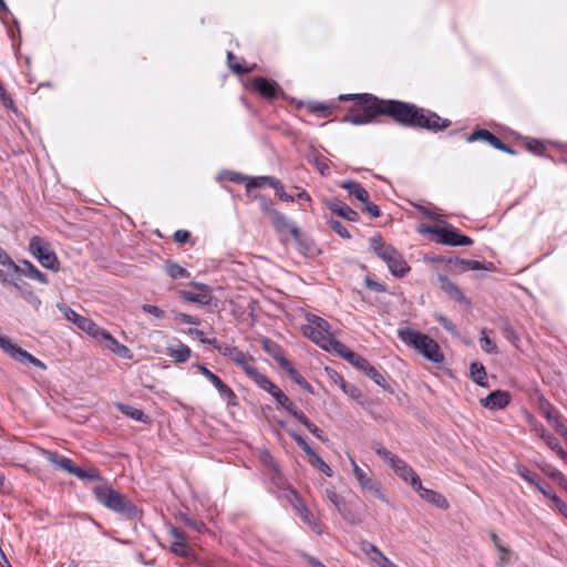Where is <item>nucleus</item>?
I'll list each match as a JSON object with an SVG mask.
<instances>
[{"label":"nucleus","mask_w":567,"mask_h":567,"mask_svg":"<svg viewBox=\"0 0 567 567\" xmlns=\"http://www.w3.org/2000/svg\"><path fill=\"white\" fill-rule=\"evenodd\" d=\"M190 286L196 288L198 291H186L183 290L179 292L181 298L188 302L199 303V305H210L213 300L210 288L200 282H192Z\"/></svg>","instance_id":"nucleus-11"},{"label":"nucleus","mask_w":567,"mask_h":567,"mask_svg":"<svg viewBox=\"0 0 567 567\" xmlns=\"http://www.w3.org/2000/svg\"><path fill=\"white\" fill-rule=\"evenodd\" d=\"M398 336L404 344L414 349L429 361L434 363H442L444 361V354L439 343L430 336L408 327L400 328Z\"/></svg>","instance_id":"nucleus-2"},{"label":"nucleus","mask_w":567,"mask_h":567,"mask_svg":"<svg viewBox=\"0 0 567 567\" xmlns=\"http://www.w3.org/2000/svg\"><path fill=\"white\" fill-rule=\"evenodd\" d=\"M517 473L522 478H524L526 482H528L532 485L536 486L539 483L537 474L530 472L528 468H526L524 466H519L517 470Z\"/></svg>","instance_id":"nucleus-47"},{"label":"nucleus","mask_w":567,"mask_h":567,"mask_svg":"<svg viewBox=\"0 0 567 567\" xmlns=\"http://www.w3.org/2000/svg\"><path fill=\"white\" fill-rule=\"evenodd\" d=\"M302 330L306 337L327 351L334 352L337 349L336 343H340V341L336 340L332 334H327L321 332V330L313 329L309 326H305Z\"/></svg>","instance_id":"nucleus-12"},{"label":"nucleus","mask_w":567,"mask_h":567,"mask_svg":"<svg viewBox=\"0 0 567 567\" xmlns=\"http://www.w3.org/2000/svg\"><path fill=\"white\" fill-rule=\"evenodd\" d=\"M369 247L386 264L389 270L394 276L403 277L410 271V267L402 255L393 246L388 245L380 235L370 238Z\"/></svg>","instance_id":"nucleus-4"},{"label":"nucleus","mask_w":567,"mask_h":567,"mask_svg":"<svg viewBox=\"0 0 567 567\" xmlns=\"http://www.w3.org/2000/svg\"><path fill=\"white\" fill-rule=\"evenodd\" d=\"M375 453L380 457H382L385 462H388L391 467L395 463V461H398V458H399L396 455H394L392 452H390L389 450H386L385 447H383L381 445H378L375 447Z\"/></svg>","instance_id":"nucleus-46"},{"label":"nucleus","mask_w":567,"mask_h":567,"mask_svg":"<svg viewBox=\"0 0 567 567\" xmlns=\"http://www.w3.org/2000/svg\"><path fill=\"white\" fill-rule=\"evenodd\" d=\"M171 549L174 554L187 557L189 555V547L186 545V540H175L171 544Z\"/></svg>","instance_id":"nucleus-44"},{"label":"nucleus","mask_w":567,"mask_h":567,"mask_svg":"<svg viewBox=\"0 0 567 567\" xmlns=\"http://www.w3.org/2000/svg\"><path fill=\"white\" fill-rule=\"evenodd\" d=\"M175 318L179 319L183 323L195 326H198L200 323V320L198 318L183 312H175Z\"/></svg>","instance_id":"nucleus-58"},{"label":"nucleus","mask_w":567,"mask_h":567,"mask_svg":"<svg viewBox=\"0 0 567 567\" xmlns=\"http://www.w3.org/2000/svg\"><path fill=\"white\" fill-rule=\"evenodd\" d=\"M266 183L269 186H271L275 190L279 189L282 186L281 182L275 177L261 176V177L252 178L251 181H249V183L247 184V188L249 189L251 187H260L261 185H264Z\"/></svg>","instance_id":"nucleus-30"},{"label":"nucleus","mask_w":567,"mask_h":567,"mask_svg":"<svg viewBox=\"0 0 567 567\" xmlns=\"http://www.w3.org/2000/svg\"><path fill=\"white\" fill-rule=\"evenodd\" d=\"M282 408L286 409L299 422L306 417L305 413L300 411L290 400Z\"/></svg>","instance_id":"nucleus-50"},{"label":"nucleus","mask_w":567,"mask_h":567,"mask_svg":"<svg viewBox=\"0 0 567 567\" xmlns=\"http://www.w3.org/2000/svg\"><path fill=\"white\" fill-rule=\"evenodd\" d=\"M526 147L530 152L538 154V155L543 154V152L545 151V145L540 141H537V140L527 141Z\"/></svg>","instance_id":"nucleus-55"},{"label":"nucleus","mask_w":567,"mask_h":567,"mask_svg":"<svg viewBox=\"0 0 567 567\" xmlns=\"http://www.w3.org/2000/svg\"><path fill=\"white\" fill-rule=\"evenodd\" d=\"M289 435L293 439L297 445L308 455L309 460L316 454L315 451L310 447V445L301 435L295 432H289Z\"/></svg>","instance_id":"nucleus-41"},{"label":"nucleus","mask_w":567,"mask_h":567,"mask_svg":"<svg viewBox=\"0 0 567 567\" xmlns=\"http://www.w3.org/2000/svg\"><path fill=\"white\" fill-rule=\"evenodd\" d=\"M269 220L271 221V224L274 225L275 229L278 233L289 231L296 239L299 238V236H300L299 229L297 227H295L288 220V218L280 212H278V210L274 212L272 216L269 218Z\"/></svg>","instance_id":"nucleus-19"},{"label":"nucleus","mask_w":567,"mask_h":567,"mask_svg":"<svg viewBox=\"0 0 567 567\" xmlns=\"http://www.w3.org/2000/svg\"><path fill=\"white\" fill-rule=\"evenodd\" d=\"M188 333L196 337L202 343H207L210 346L216 344V339L205 338L204 332L199 329H189Z\"/></svg>","instance_id":"nucleus-57"},{"label":"nucleus","mask_w":567,"mask_h":567,"mask_svg":"<svg viewBox=\"0 0 567 567\" xmlns=\"http://www.w3.org/2000/svg\"><path fill=\"white\" fill-rule=\"evenodd\" d=\"M328 208L337 214L338 216L349 220V221H358L359 214L353 210L350 206L339 199H330L327 203Z\"/></svg>","instance_id":"nucleus-17"},{"label":"nucleus","mask_w":567,"mask_h":567,"mask_svg":"<svg viewBox=\"0 0 567 567\" xmlns=\"http://www.w3.org/2000/svg\"><path fill=\"white\" fill-rule=\"evenodd\" d=\"M480 343L483 351L487 353H497V347L495 342L486 334V329H482L481 331Z\"/></svg>","instance_id":"nucleus-36"},{"label":"nucleus","mask_w":567,"mask_h":567,"mask_svg":"<svg viewBox=\"0 0 567 567\" xmlns=\"http://www.w3.org/2000/svg\"><path fill=\"white\" fill-rule=\"evenodd\" d=\"M275 360L279 363L280 368L284 369L288 375L301 388L305 390L312 392L311 385L306 381V379L291 365L289 360H287L284 355L276 357Z\"/></svg>","instance_id":"nucleus-20"},{"label":"nucleus","mask_w":567,"mask_h":567,"mask_svg":"<svg viewBox=\"0 0 567 567\" xmlns=\"http://www.w3.org/2000/svg\"><path fill=\"white\" fill-rule=\"evenodd\" d=\"M549 498L554 502L556 508L559 511L560 514L567 515V503H565L556 494L553 493L549 496Z\"/></svg>","instance_id":"nucleus-61"},{"label":"nucleus","mask_w":567,"mask_h":567,"mask_svg":"<svg viewBox=\"0 0 567 567\" xmlns=\"http://www.w3.org/2000/svg\"><path fill=\"white\" fill-rule=\"evenodd\" d=\"M117 409L123 413L125 414L126 416L135 420V421H138V422H142V423H147L148 422V416L140 409L137 408H134L132 405H127V404H122V403H118L117 404Z\"/></svg>","instance_id":"nucleus-27"},{"label":"nucleus","mask_w":567,"mask_h":567,"mask_svg":"<svg viewBox=\"0 0 567 567\" xmlns=\"http://www.w3.org/2000/svg\"><path fill=\"white\" fill-rule=\"evenodd\" d=\"M439 280L441 282V289L445 293H447L452 299H454L458 302L465 301V297H464L463 292L460 290V288L454 282H452L444 276H440Z\"/></svg>","instance_id":"nucleus-25"},{"label":"nucleus","mask_w":567,"mask_h":567,"mask_svg":"<svg viewBox=\"0 0 567 567\" xmlns=\"http://www.w3.org/2000/svg\"><path fill=\"white\" fill-rule=\"evenodd\" d=\"M11 284L16 289L20 291L21 296L28 303H30L33 308L39 309V307L41 306V300L33 292L31 286L28 282L23 281L20 278H17L12 280Z\"/></svg>","instance_id":"nucleus-21"},{"label":"nucleus","mask_w":567,"mask_h":567,"mask_svg":"<svg viewBox=\"0 0 567 567\" xmlns=\"http://www.w3.org/2000/svg\"><path fill=\"white\" fill-rule=\"evenodd\" d=\"M344 188L361 203H367L369 199L368 190L359 183L350 182L344 185Z\"/></svg>","instance_id":"nucleus-29"},{"label":"nucleus","mask_w":567,"mask_h":567,"mask_svg":"<svg viewBox=\"0 0 567 567\" xmlns=\"http://www.w3.org/2000/svg\"><path fill=\"white\" fill-rule=\"evenodd\" d=\"M501 332L505 339L515 344L517 337L508 320H502Z\"/></svg>","instance_id":"nucleus-43"},{"label":"nucleus","mask_w":567,"mask_h":567,"mask_svg":"<svg viewBox=\"0 0 567 567\" xmlns=\"http://www.w3.org/2000/svg\"><path fill=\"white\" fill-rule=\"evenodd\" d=\"M199 372L206 377L214 385L218 384L221 380L218 375L208 370L205 365L196 364Z\"/></svg>","instance_id":"nucleus-52"},{"label":"nucleus","mask_w":567,"mask_h":567,"mask_svg":"<svg viewBox=\"0 0 567 567\" xmlns=\"http://www.w3.org/2000/svg\"><path fill=\"white\" fill-rule=\"evenodd\" d=\"M471 378L472 380L481 385L486 386V371L482 363L473 362L470 367Z\"/></svg>","instance_id":"nucleus-28"},{"label":"nucleus","mask_w":567,"mask_h":567,"mask_svg":"<svg viewBox=\"0 0 567 567\" xmlns=\"http://www.w3.org/2000/svg\"><path fill=\"white\" fill-rule=\"evenodd\" d=\"M213 347L215 349H217L220 354H223L225 357H229L230 359L238 349L236 347H231L228 344H220L217 341H216V344H214Z\"/></svg>","instance_id":"nucleus-54"},{"label":"nucleus","mask_w":567,"mask_h":567,"mask_svg":"<svg viewBox=\"0 0 567 567\" xmlns=\"http://www.w3.org/2000/svg\"><path fill=\"white\" fill-rule=\"evenodd\" d=\"M310 464L318 468L319 471H321L322 473H324L327 476L331 477L332 476V470L331 467L318 455V454H315L310 460H309Z\"/></svg>","instance_id":"nucleus-40"},{"label":"nucleus","mask_w":567,"mask_h":567,"mask_svg":"<svg viewBox=\"0 0 567 567\" xmlns=\"http://www.w3.org/2000/svg\"><path fill=\"white\" fill-rule=\"evenodd\" d=\"M182 519L187 526L192 527L196 532H202L205 527L203 522L195 520L188 516H183Z\"/></svg>","instance_id":"nucleus-63"},{"label":"nucleus","mask_w":567,"mask_h":567,"mask_svg":"<svg viewBox=\"0 0 567 567\" xmlns=\"http://www.w3.org/2000/svg\"><path fill=\"white\" fill-rule=\"evenodd\" d=\"M215 386L218 390L220 396L227 400L228 402H231L234 399H236L234 391L223 381H220Z\"/></svg>","instance_id":"nucleus-48"},{"label":"nucleus","mask_w":567,"mask_h":567,"mask_svg":"<svg viewBox=\"0 0 567 567\" xmlns=\"http://www.w3.org/2000/svg\"><path fill=\"white\" fill-rule=\"evenodd\" d=\"M326 496L338 508L339 512L344 509L342 498L333 489H326Z\"/></svg>","instance_id":"nucleus-49"},{"label":"nucleus","mask_w":567,"mask_h":567,"mask_svg":"<svg viewBox=\"0 0 567 567\" xmlns=\"http://www.w3.org/2000/svg\"><path fill=\"white\" fill-rule=\"evenodd\" d=\"M296 508H297L298 514H299L300 518L302 519V522L306 523L307 525H309L312 528V530H315L316 533L319 534L320 529L317 524L316 517L309 511V508H307L305 505H300L299 507H296Z\"/></svg>","instance_id":"nucleus-32"},{"label":"nucleus","mask_w":567,"mask_h":567,"mask_svg":"<svg viewBox=\"0 0 567 567\" xmlns=\"http://www.w3.org/2000/svg\"><path fill=\"white\" fill-rule=\"evenodd\" d=\"M365 373L367 377H369L371 380H373L378 385L385 389L388 386L385 378L370 363H368L367 368L362 371Z\"/></svg>","instance_id":"nucleus-35"},{"label":"nucleus","mask_w":567,"mask_h":567,"mask_svg":"<svg viewBox=\"0 0 567 567\" xmlns=\"http://www.w3.org/2000/svg\"><path fill=\"white\" fill-rule=\"evenodd\" d=\"M549 498L554 502L556 508L559 511L560 514L567 515V503H565L556 494L553 493L549 496Z\"/></svg>","instance_id":"nucleus-60"},{"label":"nucleus","mask_w":567,"mask_h":567,"mask_svg":"<svg viewBox=\"0 0 567 567\" xmlns=\"http://www.w3.org/2000/svg\"><path fill=\"white\" fill-rule=\"evenodd\" d=\"M511 401V395L506 391L496 390L489 393L486 398L481 399V404L489 410L504 409Z\"/></svg>","instance_id":"nucleus-15"},{"label":"nucleus","mask_w":567,"mask_h":567,"mask_svg":"<svg viewBox=\"0 0 567 567\" xmlns=\"http://www.w3.org/2000/svg\"><path fill=\"white\" fill-rule=\"evenodd\" d=\"M492 136H493L492 132H489L488 130H485V128H481V130H476L472 134H470L466 137V141L468 143H473L476 141H483V142H486L487 144H489V140L492 138Z\"/></svg>","instance_id":"nucleus-37"},{"label":"nucleus","mask_w":567,"mask_h":567,"mask_svg":"<svg viewBox=\"0 0 567 567\" xmlns=\"http://www.w3.org/2000/svg\"><path fill=\"white\" fill-rule=\"evenodd\" d=\"M547 419L551 423V425L555 427V430L558 434H560V429H567V426L564 424V422L560 420V417L557 413L549 412L547 414Z\"/></svg>","instance_id":"nucleus-53"},{"label":"nucleus","mask_w":567,"mask_h":567,"mask_svg":"<svg viewBox=\"0 0 567 567\" xmlns=\"http://www.w3.org/2000/svg\"><path fill=\"white\" fill-rule=\"evenodd\" d=\"M167 353L172 357L176 362L184 363L190 357V349L183 343H178L176 346H171L167 348Z\"/></svg>","instance_id":"nucleus-26"},{"label":"nucleus","mask_w":567,"mask_h":567,"mask_svg":"<svg viewBox=\"0 0 567 567\" xmlns=\"http://www.w3.org/2000/svg\"><path fill=\"white\" fill-rule=\"evenodd\" d=\"M308 322H309V327L313 328V329H317V330H321V332H324L327 334H332L330 329V324L327 320H324L323 318H320L316 315H309L308 317Z\"/></svg>","instance_id":"nucleus-34"},{"label":"nucleus","mask_w":567,"mask_h":567,"mask_svg":"<svg viewBox=\"0 0 567 567\" xmlns=\"http://www.w3.org/2000/svg\"><path fill=\"white\" fill-rule=\"evenodd\" d=\"M337 349L334 350V353H338L340 357H342L344 360H347L350 364L355 367L357 369L363 371L364 368H367L369 361L361 357L360 354L353 352L351 349H349L343 343H336Z\"/></svg>","instance_id":"nucleus-16"},{"label":"nucleus","mask_w":567,"mask_h":567,"mask_svg":"<svg viewBox=\"0 0 567 567\" xmlns=\"http://www.w3.org/2000/svg\"><path fill=\"white\" fill-rule=\"evenodd\" d=\"M422 233H429L434 235L435 240L440 244L447 246H471L473 244L472 238L462 235L456 228L452 226L447 227H434V226H422L420 229Z\"/></svg>","instance_id":"nucleus-5"},{"label":"nucleus","mask_w":567,"mask_h":567,"mask_svg":"<svg viewBox=\"0 0 567 567\" xmlns=\"http://www.w3.org/2000/svg\"><path fill=\"white\" fill-rule=\"evenodd\" d=\"M247 375L260 388H262L269 379L258 371V369L252 365V368L247 372Z\"/></svg>","instance_id":"nucleus-42"},{"label":"nucleus","mask_w":567,"mask_h":567,"mask_svg":"<svg viewBox=\"0 0 567 567\" xmlns=\"http://www.w3.org/2000/svg\"><path fill=\"white\" fill-rule=\"evenodd\" d=\"M142 309H143L144 312L150 313V315H152V316H154V317H156L158 319H162V318L165 317V312L161 308H158L156 306L143 305Z\"/></svg>","instance_id":"nucleus-56"},{"label":"nucleus","mask_w":567,"mask_h":567,"mask_svg":"<svg viewBox=\"0 0 567 567\" xmlns=\"http://www.w3.org/2000/svg\"><path fill=\"white\" fill-rule=\"evenodd\" d=\"M166 272L172 279L189 278L190 276L187 269L172 261L167 262Z\"/></svg>","instance_id":"nucleus-33"},{"label":"nucleus","mask_w":567,"mask_h":567,"mask_svg":"<svg viewBox=\"0 0 567 567\" xmlns=\"http://www.w3.org/2000/svg\"><path fill=\"white\" fill-rule=\"evenodd\" d=\"M353 475L358 481L361 489L365 493H370L373 497L386 502L385 496L381 492V484L374 478L371 471L362 470L353 458H350Z\"/></svg>","instance_id":"nucleus-7"},{"label":"nucleus","mask_w":567,"mask_h":567,"mask_svg":"<svg viewBox=\"0 0 567 567\" xmlns=\"http://www.w3.org/2000/svg\"><path fill=\"white\" fill-rule=\"evenodd\" d=\"M339 100L354 101L350 113L343 118V122L353 125L371 123L379 115H386L402 125L433 131L443 130L450 125L447 120L441 118L431 111L396 100H382L369 93L342 94Z\"/></svg>","instance_id":"nucleus-1"},{"label":"nucleus","mask_w":567,"mask_h":567,"mask_svg":"<svg viewBox=\"0 0 567 567\" xmlns=\"http://www.w3.org/2000/svg\"><path fill=\"white\" fill-rule=\"evenodd\" d=\"M330 227L333 229L340 237L342 238H350V233L347 230V228L342 225L339 220H330Z\"/></svg>","instance_id":"nucleus-51"},{"label":"nucleus","mask_w":567,"mask_h":567,"mask_svg":"<svg viewBox=\"0 0 567 567\" xmlns=\"http://www.w3.org/2000/svg\"><path fill=\"white\" fill-rule=\"evenodd\" d=\"M93 494L100 504L127 519L136 518L138 515L137 507L107 483L96 485L93 488Z\"/></svg>","instance_id":"nucleus-3"},{"label":"nucleus","mask_w":567,"mask_h":567,"mask_svg":"<svg viewBox=\"0 0 567 567\" xmlns=\"http://www.w3.org/2000/svg\"><path fill=\"white\" fill-rule=\"evenodd\" d=\"M0 348L13 360L23 363L32 364L42 370L47 369V365L28 351L23 350L18 344L13 343L9 338L0 334Z\"/></svg>","instance_id":"nucleus-8"},{"label":"nucleus","mask_w":567,"mask_h":567,"mask_svg":"<svg viewBox=\"0 0 567 567\" xmlns=\"http://www.w3.org/2000/svg\"><path fill=\"white\" fill-rule=\"evenodd\" d=\"M307 430L313 434L321 442H327L328 439L324 435L323 431L320 430L315 423H312L307 416L300 422Z\"/></svg>","instance_id":"nucleus-39"},{"label":"nucleus","mask_w":567,"mask_h":567,"mask_svg":"<svg viewBox=\"0 0 567 567\" xmlns=\"http://www.w3.org/2000/svg\"><path fill=\"white\" fill-rule=\"evenodd\" d=\"M264 349L266 351H268L270 354H272V357L275 358L276 357H279V355H282L280 349L277 347V344H275L274 342H271L270 340L266 339L264 341Z\"/></svg>","instance_id":"nucleus-64"},{"label":"nucleus","mask_w":567,"mask_h":567,"mask_svg":"<svg viewBox=\"0 0 567 567\" xmlns=\"http://www.w3.org/2000/svg\"><path fill=\"white\" fill-rule=\"evenodd\" d=\"M363 204V212L368 213L373 218H378L381 215V210L378 205L370 203L369 199L367 200V203Z\"/></svg>","instance_id":"nucleus-59"},{"label":"nucleus","mask_w":567,"mask_h":567,"mask_svg":"<svg viewBox=\"0 0 567 567\" xmlns=\"http://www.w3.org/2000/svg\"><path fill=\"white\" fill-rule=\"evenodd\" d=\"M16 270L43 285L48 284V277L43 272H41L35 266H33L30 261L24 260L22 267L16 266Z\"/></svg>","instance_id":"nucleus-24"},{"label":"nucleus","mask_w":567,"mask_h":567,"mask_svg":"<svg viewBox=\"0 0 567 567\" xmlns=\"http://www.w3.org/2000/svg\"><path fill=\"white\" fill-rule=\"evenodd\" d=\"M29 249L44 268L53 271L59 270V259L48 241L40 237H32Z\"/></svg>","instance_id":"nucleus-6"},{"label":"nucleus","mask_w":567,"mask_h":567,"mask_svg":"<svg viewBox=\"0 0 567 567\" xmlns=\"http://www.w3.org/2000/svg\"><path fill=\"white\" fill-rule=\"evenodd\" d=\"M365 286L368 289L375 291V292H384L385 291L384 285H382L369 277L365 278Z\"/></svg>","instance_id":"nucleus-62"},{"label":"nucleus","mask_w":567,"mask_h":567,"mask_svg":"<svg viewBox=\"0 0 567 567\" xmlns=\"http://www.w3.org/2000/svg\"><path fill=\"white\" fill-rule=\"evenodd\" d=\"M251 86L255 91H257L262 97L267 100H276L279 96L284 95L282 89L276 81L268 80L262 76H257L252 80Z\"/></svg>","instance_id":"nucleus-10"},{"label":"nucleus","mask_w":567,"mask_h":567,"mask_svg":"<svg viewBox=\"0 0 567 567\" xmlns=\"http://www.w3.org/2000/svg\"><path fill=\"white\" fill-rule=\"evenodd\" d=\"M100 337L105 340V347L110 349L112 352L116 353L121 358L131 359L132 351L124 344L120 343L110 332L102 329L100 332Z\"/></svg>","instance_id":"nucleus-18"},{"label":"nucleus","mask_w":567,"mask_h":567,"mask_svg":"<svg viewBox=\"0 0 567 567\" xmlns=\"http://www.w3.org/2000/svg\"><path fill=\"white\" fill-rule=\"evenodd\" d=\"M43 454L49 462L74 475L78 466L74 465L72 460L51 451H43Z\"/></svg>","instance_id":"nucleus-22"},{"label":"nucleus","mask_w":567,"mask_h":567,"mask_svg":"<svg viewBox=\"0 0 567 567\" xmlns=\"http://www.w3.org/2000/svg\"><path fill=\"white\" fill-rule=\"evenodd\" d=\"M58 308L63 313L64 318L73 322L79 329L94 338H100L102 328L91 319L76 313L73 309L64 303L58 305Z\"/></svg>","instance_id":"nucleus-9"},{"label":"nucleus","mask_w":567,"mask_h":567,"mask_svg":"<svg viewBox=\"0 0 567 567\" xmlns=\"http://www.w3.org/2000/svg\"><path fill=\"white\" fill-rule=\"evenodd\" d=\"M414 489L420 493V496L423 499H425L429 503H432L436 507L443 508V509L449 507V503H447L446 498L443 495H441L440 493L434 492L432 489L424 488L422 485H421V488H414Z\"/></svg>","instance_id":"nucleus-23"},{"label":"nucleus","mask_w":567,"mask_h":567,"mask_svg":"<svg viewBox=\"0 0 567 567\" xmlns=\"http://www.w3.org/2000/svg\"><path fill=\"white\" fill-rule=\"evenodd\" d=\"M392 468L396 475H399L404 482L409 483L413 488H421V480L419 475L405 461L399 457L392 465Z\"/></svg>","instance_id":"nucleus-13"},{"label":"nucleus","mask_w":567,"mask_h":567,"mask_svg":"<svg viewBox=\"0 0 567 567\" xmlns=\"http://www.w3.org/2000/svg\"><path fill=\"white\" fill-rule=\"evenodd\" d=\"M360 547L361 550L380 567H399L396 564L390 560L375 545L367 540H362Z\"/></svg>","instance_id":"nucleus-14"},{"label":"nucleus","mask_w":567,"mask_h":567,"mask_svg":"<svg viewBox=\"0 0 567 567\" xmlns=\"http://www.w3.org/2000/svg\"><path fill=\"white\" fill-rule=\"evenodd\" d=\"M545 443L553 450L555 451L563 460H566L567 458V455L565 453V451L561 449L558 440L553 436L551 434H548L546 437H545Z\"/></svg>","instance_id":"nucleus-45"},{"label":"nucleus","mask_w":567,"mask_h":567,"mask_svg":"<svg viewBox=\"0 0 567 567\" xmlns=\"http://www.w3.org/2000/svg\"><path fill=\"white\" fill-rule=\"evenodd\" d=\"M74 476L80 480L102 481V476L100 475L99 471L94 468L83 470L78 466Z\"/></svg>","instance_id":"nucleus-38"},{"label":"nucleus","mask_w":567,"mask_h":567,"mask_svg":"<svg viewBox=\"0 0 567 567\" xmlns=\"http://www.w3.org/2000/svg\"><path fill=\"white\" fill-rule=\"evenodd\" d=\"M231 360L238 364L246 374L254 365V359L239 349H237V351L234 353Z\"/></svg>","instance_id":"nucleus-31"}]
</instances>
